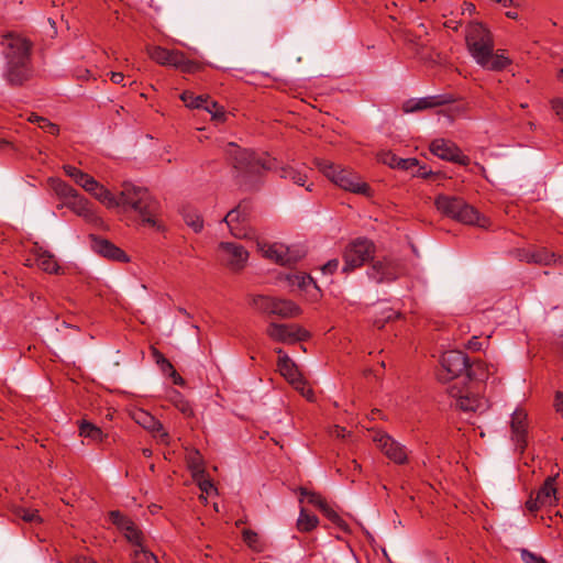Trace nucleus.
Returning <instances> with one entry per match:
<instances>
[{"label":"nucleus","mask_w":563,"mask_h":563,"mask_svg":"<svg viewBox=\"0 0 563 563\" xmlns=\"http://www.w3.org/2000/svg\"><path fill=\"white\" fill-rule=\"evenodd\" d=\"M227 155L234 169L243 178L261 175L263 170H274L282 178L290 179L299 186H303L307 180L305 167L298 169L290 165L279 166L277 159L268 154L258 155L251 150L241 148L234 143L228 145Z\"/></svg>","instance_id":"1"},{"label":"nucleus","mask_w":563,"mask_h":563,"mask_svg":"<svg viewBox=\"0 0 563 563\" xmlns=\"http://www.w3.org/2000/svg\"><path fill=\"white\" fill-rule=\"evenodd\" d=\"M465 42L470 55L486 70L501 71L511 64L506 49H494V36L482 23H471L467 26Z\"/></svg>","instance_id":"2"},{"label":"nucleus","mask_w":563,"mask_h":563,"mask_svg":"<svg viewBox=\"0 0 563 563\" xmlns=\"http://www.w3.org/2000/svg\"><path fill=\"white\" fill-rule=\"evenodd\" d=\"M7 70L5 78L12 86L22 85L31 76V43L19 35L9 34L4 37Z\"/></svg>","instance_id":"3"},{"label":"nucleus","mask_w":563,"mask_h":563,"mask_svg":"<svg viewBox=\"0 0 563 563\" xmlns=\"http://www.w3.org/2000/svg\"><path fill=\"white\" fill-rule=\"evenodd\" d=\"M120 207H130L139 213L144 224L157 231L164 230V227L157 219L159 203L146 188L124 184L120 192Z\"/></svg>","instance_id":"4"},{"label":"nucleus","mask_w":563,"mask_h":563,"mask_svg":"<svg viewBox=\"0 0 563 563\" xmlns=\"http://www.w3.org/2000/svg\"><path fill=\"white\" fill-rule=\"evenodd\" d=\"M441 368L438 372V378L448 382L459 377L463 373L470 379H484L487 374L484 373V364L482 362L470 363V358L461 351H448L441 356Z\"/></svg>","instance_id":"5"},{"label":"nucleus","mask_w":563,"mask_h":563,"mask_svg":"<svg viewBox=\"0 0 563 563\" xmlns=\"http://www.w3.org/2000/svg\"><path fill=\"white\" fill-rule=\"evenodd\" d=\"M434 205L442 214L463 224L477 225L479 228H488L489 225L488 219L461 197L439 195L434 199Z\"/></svg>","instance_id":"6"},{"label":"nucleus","mask_w":563,"mask_h":563,"mask_svg":"<svg viewBox=\"0 0 563 563\" xmlns=\"http://www.w3.org/2000/svg\"><path fill=\"white\" fill-rule=\"evenodd\" d=\"M316 165L319 170L338 187L366 197L372 195L371 187L353 170L341 167L340 165H334L327 159H316Z\"/></svg>","instance_id":"7"},{"label":"nucleus","mask_w":563,"mask_h":563,"mask_svg":"<svg viewBox=\"0 0 563 563\" xmlns=\"http://www.w3.org/2000/svg\"><path fill=\"white\" fill-rule=\"evenodd\" d=\"M147 54L155 63L173 67L185 74H194L202 69V65L199 62L187 58L185 53L178 49L151 46L147 48Z\"/></svg>","instance_id":"8"},{"label":"nucleus","mask_w":563,"mask_h":563,"mask_svg":"<svg viewBox=\"0 0 563 563\" xmlns=\"http://www.w3.org/2000/svg\"><path fill=\"white\" fill-rule=\"evenodd\" d=\"M251 305L260 313L282 319L295 318L301 313L300 307L294 301L265 295L254 296Z\"/></svg>","instance_id":"9"},{"label":"nucleus","mask_w":563,"mask_h":563,"mask_svg":"<svg viewBox=\"0 0 563 563\" xmlns=\"http://www.w3.org/2000/svg\"><path fill=\"white\" fill-rule=\"evenodd\" d=\"M375 245L367 239H355L350 242L343 250L342 273L350 274L363 266L368 260L373 258Z\"/></svg>","instance_id":"10"},{"label":"nucleus","mask_w":563,"mask_h":563,"mask_svg":"<svg viewBox=\"0 0 563 563\" xmlns=\"http://www.w3.org/2000/svg\"><path fill=\"white\" fill-rule=\"evenodd\" d=\"M559 474L549 476L536 493H531L526 501L529 511L534 512L542 508L555 507L559 503L558 481Z\"/></svg>","instance_id":"11"},{"label":"nucleus","mask_w":563,"mask_h":563,"mask_svg":"<svg viewBox=\"0 0 563 563\" xmlns=\"http://www.w3.org/2000/svg\"><path fill=\"white\" fill-rule=\"evenodd\" d=\"M448 393L454 399L455 406L465 412H484L488 408L487 400L478 394L472 391L468 387L457 386L453 384L449 387Z\"/></svg>","instance_id":"12"},{"label":"nucleus","mask_w":563,"mask_h":563,"mask_svg":"<svg viewBox=\"0 0 563 563\" xmlns=\"http://www.w3.org/2000/svg\"><path fill=\"white\" fill-rule=\"evenodd\" d=\"M251 206L243 201L236 208L230 210L223 221L228 224L233 236L239 239H250L253 232L250 228Z\"/></svg>","instance_id":"13"},{"label":"nucleus","mask_w":563,"mask_h":563,"mask_svg":"<svg viewBox=\"0 0 563 563\" xmlns=\"http://www.w3.org/2000/svg\"><path fill=\"white\" fill-rule=\"evenodd\" d=\"M258 251L265 258H268L279 265H292L303 257V252L292 250L282 243H264L257 242Z\"/></svg>","instance_id":"14"},{"label":"nucleus","mask_w":563,"mask_h":563,"mask_svg":"<svg viewBox=\"0 0 563 563\" xmlns=\"http://www.w3.org/2000/svg\"><path fill=\"white\" fill-rule=\"evenodd\" d=\"M266 334L276 342L292 344L298 341H303L309 336V333L303 328L296 324H283L271 322L267 325Z\"/></svg>","instance_id":"15"},{"label":"nucleus","mask_w":563,"mask_h":563,"mask_svg":"<svg viewBox=\"0 0 563 563\" xmlns=\"http://www.w3.org/2000/svg\"><path fill=\"white\" fill-rule=\"evenodd\" d=\"M219 250L221 251L222 262L231 271L238 272L245 267L249 260V252L244 246L234 242H222L219 245Z\"/></svg>","instance_id":"16"},{"label":"nucleus","mask_w":563,"mask_h":563,"mask_svg":"<svg viewBox=\"0 0 563 563\" xmlns=\"http://www.w3.org/2000/svg\"><path fill=\"white\" fill-rule=\"evenodd\" d=\"M430 152L441 159L466 166L471 159L451 141L437 139L430 144Z\"/></svg>","instance_id":"17"},{"label":"nucleus","mask_w":563,"mask_h":563,"mask_svg":"<svg viewBox=\"0 0 563 563\" xmlns=\"http://www.w3.org/2000/svg\"><path fill=\"white\" fill-rule=\"evenodd\" d=\"M373 440L377 443L383 453L393 462L397 464H404L407 462L408 456L406 448L394 440L389 434L383 431H377Z\"/></svg>","instance_id":"18"},{"label":"nucleus","mask_w":563,"mask_h":563,"mask_svg":"<svg viewBox=\"0 0 563 563\" xmlns=\"http://www.w3.org/2000/svg\"><path fill=\"white\" fill-rule=\"evenodd\" d=\"M110 519L122 531L130 543L137 548L143 547V533L129 517L119 510H113L110 512Z\"/></svg>","instance_id":"19"},{"label":"nucleus","mask_w":563,"mask_h":563,"mask_svg":"<svg viewBox=\"0 0 563 563\" xmlns=\"http://www.w3.org/2000/svg\"><path fill=\"white\" fill-rule=\"evenodd\" d=\"M133 419L137 424L150 431L154 438L158 439L161 443H169L170 438L168 432L164 429L162 422L150 412L137 409L133 412Z\"/></svg>","instance_id":"20"},{"label":"nucleus","mask_w":563,"mask_h":563,"mask_svg":"<svg viewBox=\"0 0 563 563\" xmlns=\"http://www.w3.org/2000/svg\"><path fill=\"white\" fill-rule=\"evenodd\" d=\"M528 415L523 409H516L511 416V440L519 451H523L528 443Z\"/></svg>","instance_id":"21"},{"label":"nucleus","mask_w":563,"mask_h":563,"mask_svg":"<svg viewBox=\"0 0 563 563\" xmlns=\"http://www.w3.org/2000/svg\"><path fill=\"white\" fill-rule=\"evenodd\" d=\"M64 206L70 209L78 217H81L88 223L95 225H100L102 223L101 218L93 210L92 205L79 192L69 201H64Z\"/></svg>","instance_id":"22"},{"label":"nucleus","mask_w":563,"mask_h":563,"mask_svg":"<svg viewBox=\"0 0 563 563\" xmlns=\"http://www.w3.org/2000/svg\"><path fill=\"white\" fill-rule=\"evenodd\" d=\"M278 354V371L280 374L296 388L299 389L300 386H305V380L302 379L301 374L298 371L297 365L289 358V356L284 353L282 349L276 350Z\"/></svg>","instance_id":"23"},{"label":"nucleus","mask_w":563,"mask_h":563,"mask_svg":"<svg viewBox=\"0 0 563 563\" xmlns=\"http://www.w3.org/2000/svg\"><path fill=\"white\" fill-rule=\"evenodd\" d=\"M398 274V265L387 258L374 262L368 271V276L377 283L395 280Z\"/></svg>","instance_id":"24"},{"label":"nucleus","mask_w":563,"mask_h":563,"mask_svg":"<svg viewBox=\"0 0 563 563\" xmlns=\"http://www.w3.org/2000/svg\"><path fill=\"white\" fill-rule=\"evenodd\" d=\"M93 250L106 258L117 262H128L129 257L124 251L104 239L93 238Z\"/></svg>","instance_id":"25"},{"label":"nucleus","mask_w":563,"mask_h":563,"mask_svg":"<svg viewBox=\"0 0 563 563\" xmlns=\"http://www.w3.org/2000/svg\"><path fill=\"white\" fill-rule=\"evenodd\" d=\"M448 100H444L441 96H431L424 97L420 99H410L404 103V111L407 113L421 111L429 108H434L446 103Z\"/></svg>","instance_id":"26"},{"label":"nucleus","mask_w":563,"mask_h":563,"mask_svg":"<svg viewBox=\"0 0 563 563\" xmlns=\"http://www.w3.org/2000/svg\"><path fill=\"white\" fill-rule=\"evenodd\" d=\"M531 263L537 265L550 266L554 264L563 265V257L545 247H532Z\"/></svg>","instance_id":"27"},{"label":"nucleus","mask_w":563,"mask_h":563,"mask_svg":"<svg viewBox=\"0 0 563 563\" xmlns=\"http://www.w3.org/2000/svg\"><path fill=\"white\" fill-rule=\"evenodd\" d=\"M36 256V264L37 266L49 274H55L58 272L59 266L54 257L53 254H51L48 251L43 250L42 247H38L35 252Z\"/></svg>","instance_id":"28"},{"label":"nucleus","mask_w":563,"mask_h":563,"mask_svg":"<svg viewBox=\"0 0 563 563\" xmlns=\"http://www.w3.org/2000/svg\"><path fill=\"white\" fill-rule=\"evenodd\" d=\"M48 183L54 192L60 199H64V201H69L78 194V191L74 187H71L70 185H68L67 183L59 178H49Z\"/></svg>","instance_id":"29"},{"label":"nucleus","mask_w":563,"mask_h":563,"mask_svg":"<svg viewBox=\"0 0 563 563\" xmlns=\"http://www.w3.org/2000/svg\"><path fill=\"white\" fill-rule=\"evenodd\" d=\"M242 539L244 543L254 552L261 553L266 550V542L254 530L244 529L242 531Z\"/></svg>","instance_id":"30"},{"label":"nucleus","mask_w":563,"mask_h":563,"mask_svg":"<svg viewBox=\"0 0 563 563\" xmlns=\"http://www.w3.org/2000/svg\"><path fill=\"white\" fill-rule=\"evenodd\" d=\"M186 461L194 478L205 474L203 459L198 450H190L187 453Z\"/></svg>","instance_id":"31"},{"label":"nucleus","mask_w":563,"mask_h":563,"mask_svg":"<svg viewBox=\"0 0 563 563\" xmlns=\"http://www.w3.org/2000/svg\"><path fill=\"white\" fill-rule=\"evenodd\" d=\"M79 434H80V437L90 439L91 441H95V442H102L106 437L99 427H97L90 422H87V421H82L80 423Z\"/></svg>","instance_id":"32"},{"label":"nucleus","mask_w":563,"mask_h":563,"mask_svg":"<svg viewBox=\"0 0 563 563\" xmlns=\"http://www.w3.org/2000/svg\"><path fill=\"white\" fill-rule=\"evenodd\" d=\"M319 523V519L314 515H310L305 508L300 509L299 517L297 519V529L300 532H309L313 530Z\"/></svg>","instance_id":"33"},{"label":"nucleus","mask_w":563,"mask_h":563,"mask_svg":"<svg viewBox=\"0 0 563 563\" xmlns=\"http://www.w3.org/2000/svg\"><path fill=\"white\" fill-rule=\"evenodd\" d=\"M208 113H210L211 119L218 123H223L227 120V112L224 107L219 104L217 101L212 100L209 96L206 100V107H202Z\"/></svg>","instance_id":"34"},{"label":"nucleus","mask_w":563,"mask_h":563,"mask_svg":"<svg viewBox=\"0 0 563 563\" xmlns=\"http://www.w3.org/2000/svg\"><path fill=\"white\" fill-rule=\"evenodd\" d=\"M208 95H195L190 90H185L180 95L181 101L185 103L187 108L190 109H202V107H206V100Z\"/></svg>","instance_id":"35"},{"label":"nucleus","mask_w":563,"mask_h":563,"mask_svg":"<svg viewBox=\"0 0 563 563\" xmlns=\"http://www.w3.org/2000/svg\"><path fill=\"white\" fill-rule=\"evenodd\" d=\"M15 518L22 519L25 522L40 523L42 521L38 511L24 507H15L13 509Z\"/></svg>","instance_id":"36"},{"label":"nucleus","mask_w":563,"mask_h":563,"mask_svg":"<svg viewBox=\"0 0 563 563\" xmlns=\"http://www.w3.org/2000/svg\"><path fill=\"white\" fill-rule=\"evenodd\" d=\"M184 221L188 227H190L196 233L200 232L203 228V220L196 211L192 210H184L183 212Z\"/></svg>","instance_id":"37"},{"label":"nucleus","mask_w":563,"mask_h":563,"mask_svg":"<svg viewBox=\"0 0 563 563\" xmlns=\"http://www.w3.org/2000/svg\"><path fill=\"white\" fill-rule=\"evenodd\" d=\"M320 511L336 527L341 528L342 530L346 529L345 521L340 517V515L328 504L325 503L322 505V508Z\"/></svg>","instance_id":"38"},{"label":"nucleus","mask_w":563,"mask_h":563,"mask_svg":"<svg viewBox=\"0 0 563 563\" xmlns=\"http://www.w3.org/2000/svg\"><path fill=\"white\" fill-rule=\"evenodd\" d=\"M133 563H158L157 558L143 547L133 552Z\"/></svg>","instance_id":"39"},{"label":"nucleus","mask_w":563,"mask_h":563,"mask_svg":"<svg viewBox=\"0 0 563 563\" xmlns=\"http://www.w3.org/2000/svg\"><path fill=\"white\" fill-rule=\"evenodd\" d=\"M98 201L104 205L107 208L120 207V195L114 196L110 190L106 189L99 197Z\"/></svg>","instance_id":"40"},{"label":"nucleus","mask_w":563,"mask_h":563,"mask_svg":"<svg viewBox=\"0 0 563 563\" xmlns=\"http://www.w3.org/2000/svg\"><path fill=\"white\" fill-rule=\"evenodd\" d=\"M98 201L104 205L107 208L120 207V195L114 196L110 190L106 189L99 197Z\"/></svg>","instance_id":"41"},{"label":"nucleus","mask_w":563,"mask_h":563,"mask_svg":"<svg viewBox=\"0 0 563 563\" xmlns=\"http://www.w3.org/2000/svg\"><path fill=\"white\" fill-rule=\"evenodd\" d=\"M300 495L306 497L308 503L319 508V510L322 508V505L327 503L321 495L309 492L307 488H300Z\"/></svg>","instance_id":"42"},{"label":"nucleus","mask_w":563,"mask_h":563,"mask_svg":"<svg viewBox=\"0 0 563 563\" xmlns=\"http://www.w3.org/2000/svg\"><path fill=\"white\" fill-rule=\"evenodd\" d=\"M152 355L164 373H167L168 369H172L173 364L157 349H152Z\"/></svg>","instance_id":"43"},{"label":"nucleus","mask_w":563,"mask_h":563,"mask_svg":"<svg viewBox=\"0 0 563 563\" xmlns=\"http://www.w3.org/2000/svg\"><path fill=\"white\" fill-rule=\"evenodd\" d=\"M37 120L40 121V125L38 126L41 129H43L45 132H47L49 134H53V135L58 134V132H59L58 125H56L55 123H52L46 118H37Z\"/></svg>","instance_id":"44"},{"label":"nucleus","mask_w":563,"mask_h":563,"mask_svg":"<svg viewBox=\"0 0 563 563\" xmlns=\"http://www.w3.org/2000/svg\"><path fill=\"white\" fill-rule=\"evenodd\" d=\"M512 255L520 262L531 263L532 247L516 249L512 251Z\"/></svg>","instance_id":"45"},{"label":"nucleus","mask_w":563,"mask_h":563,"mask_svg":"<svg viewBox=\"0 0 563 563\" xmlns=\"http://www.w3.org/2000/svg\"><path fill=\"white\" fill-rule=\"evenodd\" d=\"M63 169L65 174L70 177L76 184L79 181V178L84 176V172L73 165H64Z\"/></svg>","instance_id":"46"},{"label":"nucleus","mask_w":563,"mask_h":563,"mask_svg":"<svg viewBox=\"0 0 563 563\" xmlns=\"http://www.w3.org/2000/svg\"><path fill=\"white\" fill-rule=\"evenodd\" d=\"M340 266V262L338 258H333L328 261L324 265L321 267V272L323 275H333Z\"/></svg>","instance_id":"47"},{"label":"nucleus","mask_w":563,"mask_h":563,"mask_svg":"<svg viewBox=\"0 0 563 563\" xmlns=\"http://www.w3.org/2000/svg\"><path fill=\"white\" fill-rule=\"evenodd\" d=\"M288 280L292 285L296 284L298 287L303 288L307 286V283L311 280V278H310V276H307V275L294 274V275L288 276Z\"/></svg>","instance_id":"48"},{"label":"nucleus","mask_w":563,"mask_h":563,"mask_svg":"<svg viewBox=\"0 0 563 563\" xmlns=\"http://www.w3.org/2000/svg\"><path fill=\"white\" fill-rule=\"evenodd\" d=\"M521 559L525 563H547L543 558L538 556L528 550H522Z\"/></svg>","instance_id":"49"},{"label":"nucleus","mask_w":563,"mask_h":563,"mask_svg":"<svg viewBox=\"0 0 563 563\" xmlns=\"http://www.w3.org/2000/svg\"><path fill=\"white\" fill-rule=\"evenodd\" d=\"M194 479L198 482L199 488L206 494H210L214 489L212 482L208 478H205V474Z\"/></svg>","instance_id":"50"},{"label":"nucleus","mask_w":563,"mask_h":563,"mask_svg":"<svg viewBox=\"0 0 563 563\" xmlns=\"http://www.w3.org/2000/svg\"><path fill=\"white\" fill-rule=\"evenodd\" d=\"M399 159H400V157L396 156L395 154H393L390 152L384 153L382 155L383 163L387 164L391 168H397L398 167V161Z\"/></svg>","instance_id":"51"},{"label":"nucleus","mask_w":563,"mask_h":563,"mask_svg":"<svg viewBox=\"0 0 563 563\" xmlns=\"http://www.w3.org/2000/svg\"><path fill=\"white\" fill-rule=\"evenodd\" d=\"M418 165V161L416 158H400L398 161V169L408 170Z\"/></svg>","instance_id":"52"},{"label":"nucleus","mask_w":563,"mask_h":563,"mask_svg":"<svg viewBox=\"0 0 563 563\" xmlns=\"http://www.w3.org/2000/svg\"><path fill=\"white\" fill-rule=\"evenodd\" d=\"M551 106L555 114L563 122V99L556 98L551 101Z\"/></svg>","instance_id":"53"},{"label":"nucleus","mask_w":563,"mask_h":563,"mask_svg":"<svg viewBox=\"0 0 563 563\" xmlns=\"http://www.w3.org/2000/svg\"><path fill=\"white\" fill-rule=\"evenodd\" d=\"M551 106L555 114L563 122V99L556 98L551 101Z\"/></svg>","instance_id":"54"},{"label":"nucleus","mask_w":563,"mask_h":563,"mask_svg":"<svg viewBox=\"0 0 563 563\" xmlns=\"http://www.w3.org/2000/svg\"><path fill=\"white\" fill-rule=\"evenodd\" d=\"M554 409L563 416V391H556L554 397Z\"/></svg>","instance_id":"55"},{"label":"nucleus","mask_w":563,"mask_h":563,"mask_svg":"<svg viewBox=\"0 0 563 563\" xmlns=\"http://www.w3.org/2000/svg\"><path fill=\"white\" fill-rule=\"evenodd\" d=\"M166 374H168L172 377L173 383L175 385H178V386L185 385L184 378L176 372L174 366L172 367V369H168Z\"/></svg>","instance_id":"56"},{"label":"nucleus","mask_w":563,"mask_h":563,"mask_svg":"<svg viewBox=\"0 0 563 563\" xmlns=\"http://www.w3.org/2000/svg\"><path fill=\"white\" fill-rule=\"evenodd\" d=\"M110 80L113 82V84H117V85H122L124 86V75L122 73H119V71H111L110 73Z\"/></svg>","instance_id":"57"},{"label":"nucleus","mask_w":563,"mask_h":563,"mask_svg":"<svg viewBox=\"0 0 563 563\" xmlns=\"http://www.w3.org/2000/svg\"><path fill=\"white\" fill-rule=\"evenodd\" d=\"M177 408L186 416L192 415V408L187 401H180L179 405H177Z\"/></svg>","instance_id":"58"},{"label":"nucleus","mask_w":563,"mask_h":563,"mask_svg":"<svg viewBox=\"0 0 563 563\" xmlns=\"http://www.w3.org/2000/svg\"><path fill=\"white\" fill-rule=\"evenodd\" d=\"M481 347L482 343L477 336H473L467 343V349L470 350L478 351Z\"/></svg>","instance_id":"59"},{"label":"nucleus","mask_w":563,"mask_h":563,"mask_svg":"<svg viewBox=\"0 0 563 563\" xmlns=\"http://www.w3.org/2000/svg\"><path fill=\"white\" fill-rule=\"evenodd\" d=\"M92 178H93L92 176L85 173L84 176L79 178V181H77V185L80 186L85 190L88 187V185H90L89 183L91 181Z\"/></svg>","instance_id":"60"},{"label":"nucleus","mask_w":563,"mask_h":563,"mask_svg":"<svg viewBox=\"0 0 563 563\" xmlns=\"http://www.w3.org/2000/svg\"><path fill=\"white\" fill-rule=\"evenodd\" d=\"M92 178H93L92 176L85 173L84 176L79 178V181H77V185L80 186L85 190L88 187V185H90L89 183L91 181Z\"/></svg>","instance_id":"61"},{"label":"nucleus","mask_w":563,"mask_h":563,"mask_svg":"<svg viewBox=\"0 0 563 563\" xmlns=\"http://www.w3.org/2000/svg\"><path fill=\"white\" fill-rule=\"evenodd\" d=\"M89 184L91 185H88V187L85 189L88 194L92 195L97 189H100V183L95 178H92Z\"/></svg>","instance_id":"62"},{"label":"nucleus","mask_w":563,"mask_h":563,"mask_svg":"<svg viewBox=\"0 0 563 563\" xmlns=\"http://www.w3.org/2000/svg\"><path fill=\"white\" fill-rule=\"evenodd\" d=\"M333 433L335 434V437L338 438H345L346 434H349V432L346 431L345 428H342V427H339V426H335L334 427V431Z\"/></svg>","instance_id":"63"},{"label":"nucleus","mask_w":563,"mask_h":563,"mask_svg":"<svg viewBox=\"0 0 563 563\" xmlns=\"http://www.w3.org/2000/svg\"><path fill=\"white\" fill-rule=\"evenodd\" d=\"M71 563H98V562L88 556H79V558L75 559Z\"/></svg>","instance_id":"64"}]
</instances>
